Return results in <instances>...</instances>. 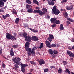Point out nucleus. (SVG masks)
I'll return each instance as SVG.
<instances>
[{
    "label": "nucleus",
    "instance_id": "2f4dec72",
    "mask_svg": "<svg viewBox=\"0 0 74 74\" xmlns=\"http://www.w3.org/2000/svg\"><path fill=\"white\" fill-rule=\"evenodd\" d=\"M33 2L34 3L36 4L37 5H38V2L36 0H33Z\"/></svg>",
    "mask_w": 74,
    "mask_h": 74
},
{
    "label": "nucleus",
    "instance_id": "338daca9",
    "mask_svg": "<svg viewBox=\"0 0 74 74\" xmlns=\"http://www.w3.org/2000/svg\"><path fill=\"white\" fill-rule=\"evenodd\" d=\"M72 41L73 42H74V38H73L72 40Z\"/></svg>",
    "mask_w": 74,
    "mask_h": 74
},
{
    "label": "nucleus",
    "instance_id": "c03bdc74",
    "mask_svg": "<svg viewBox=\"0 0 74 74\" xmlns=\"http://www.w3.org/2000/svg\"><path fill=\"white\" fill-rule=\"evenodd\" d=\"M30 62L31 64H36V63L33 61H30Z\"/></svg>",
    "mask_w": 74,
    "mask_h": 74
},
{
    "label": "nucleus",
    "instance_id": "680f3d73",
    "mask_svg": "<svg viewBox=\"0 0 74 74\" xmlns=\"http://www.w3.org/2000/svg\"><path fill=\"white\" fill-rule=\"evenodd\" d=\"M36 8L37 10H40V8H38V7H36Z\"/></svg>",
    "mask_w": 74,
    "mask_h": 74
},
{
    "label": "nucleus",
    "instance_id": "37998d69",
    "mask_svg": "<svg viewBox=\"0 0 74 74\" xmlns=\"http://www.w3.org/2000/svg\"><path fill=\"white\" fill-rule=\"evenodd\" d=\"M15 38V37L14 36H12L11 37V40H14V39Z\"/></svg>",
    "mask_w": 74,
    "mask_h": 74
},
{
    "label": "nucleus",
    "instance_id": "de8ad7c7",
    "mask_svg": "<svg viewBox=\"0 0 74 74\" xmlns=\"http://www.w3.org/2000/svg\"><path fill=\"white\" fill-rule=\"evenodd\" d=\"M53 52L54 54L55 55H56V54L58 53V51H56V50H54Z\"/></svg>",
    "mask_w": 74,
    "mask_h": 74
},
{
    "label": "nucleus",
    "instance_id": "4be33fe9",
    "mask_svg": "<svg viewBox=\"0 0 74 74\" xmlns=\"http://www.w3.org/2000/svg\"><path fill=\"white\" fill-rule=\"evenodd\" d=\"M63 15L64 17H65V18H67L68 16V14H67V13L66 12L64 13Z\"/></svg>",
    "mask_w": 74,
    "mask_h": 74
},
{
    "label": "nucleus",
    "instance_id": "c9c22d12",
    "mask_svg": "<svg viewBox=\"0 0 74 74\" xmlns=\"http://www.w3.org/2000/svg\"><path fill=\"white\" fill-rule=\"evenodd\" d=\"M67 19L70 22H74V21L73 20V19L71 18H70L69 17H67Z\"/></svg>",
    "mask_w": 74,
    "mask_h": 74
},
{
    "label": "nucleus",
    "instance_id": "09e8293b",
    "mask_svg": "<svg viewBox=\"0 0 74 74\" xmlns=\"http://www.w3.org/2000/svg\"><path fill=\"white\" fill-rule=\"evenodd\" d=\"M7 6L6 5L5 6V7H3L1 9L2 10H5L6 8H7Z\"/></svg>",
    "mask_w": 74,
    "mask_h": 74
},
{
    "label": "nucleus",
    "instance_id": "79ce46f5",
    "mask_svg": "<svg viewBox=\"0 0 74 74\" xmlns=\"http://www.w3.org/2000/svg\"><path fill=\"white\" fill-rule=\"evenodd\" d=\"M49 71L48 69V68L45 69H44V73H47Z\"/></svg>",
    "mask_w": 74,
    "mask_h": 74
},
{
    "label": "nucleus",
    "instance_id": "f8f14e48",
    "mask_svg": "<svg viewBox=\"0 0 74 74\" xmlns=\"http://www.w3.org/2000/svg\"><path fill=\"white\" fill-rule=\"evenodd\" d=\"M29 29L30 30L31 32H32L34 33H38V31L37 29H32V28H29Z\"/></svg>",
    "mask_w": 74,
    "mask_h": 74
},
{
    "label": "nucleus",
    "instance_id": "4468645a",
    "mask_svg": "<svg viewBox=\"0 0 74 74\" xmlns=\"http://www.w3.org/2000/svg\"><path fill=\"white\" fill-rule=\"evenodd\" d=\"M4 5V3L3 1L0 0V7L1 8L2 7H3Z\"/></svg>",
    "mask_w": 74,
    "mask_h": 74
},
{
    "label": "nucleus",
    "instance_id": "dca6fc26",
    "mask_svg": "<svg viewBox=\"0 0 74 74\" xmlns=\"http://www.w3.org/2000/svg\"><path fill=\"white\" fill-rule=\"evenodd\" d=\"M31 53L32 56H34V55L36 54V51H34V48L32 49L31 51Z\"/></svg>",
    "mask_w": 74,
    "mask_h": 74
},
{
    "label": "nucleus",
    "instance_id": "423d86ee",
    "mask_svg": "<svg viewBox=\"0 0 74 74\" xmlns=\"http://www.w3.org/2000/svg\"><path fill=\"white\" fill-rule=\"evenodd\" d=\"M49 37H48L47 38V40L50 42H51V41H52V40L53 39H54V37L52 35H51V34H49Z\"/></svg>",
    "mask_w": 74,
    "mask_h": 74
},
{
    "label": "nucleus",
    "instance_id": "3c124183",
    "mask_svg": "<svg viewBox=\"0 0 74 74\" xmlns=\"http://www.w3.org/2000/svg\"><path fill=\"white\" fill-rule=\"evenodd\" d=\"M27 54L28 55V56H30L32 55V53H31V52L27 51Z\"/></svg>",
    "mask_w": 74,
    "mask_h": 74
},
{
    "label": "nucleus",
    "instance_id": "c85d7f7f",
    "mask_svg": "<svg viewBox=\"0 0 74 74\" xmlns=\"http://www.w3.org/2000/svg\"><path fill=\"white\" fill-rule=\"evenodd\" d=\"M27 36V34L26 33V32H24L23 33V37H24V38H26V37Z\"/></svg>",
    "mask_w": 74,
    "mask_h": 74
},
{
    "label": "nucleus",
    "instance_id": "49530a36",
    "mask_svg": "<svg viewBox=\"0 0 74 74\" xmlns=\"http://www.w3.org/2000/svg\"><path fill=\"white\" fill-rule=\"evenodd\" d=\"M56 26V25L55 24H53V25H51V27H55Z\"/></svg>",
    "mask_w": 74,
    "mask_h": 74
},
{
    "label": "nucleus",
    "instance_id": "20e7f679",
    "mask_svg": "<svg viewBox=\"0 0 74 74\" xmlns=\"http://www.w3.org/2000/svg\"><path fill=\"white\" fill-rule=\"evenodd\" d=\"M32 38L31 36H28L25 38V40L26 41H28L29 42H32Z\"/></svg>",
    "mask_w": 74,
    "mask_h": 74
},
{
    "label": "nucleus",
    "instance_id": "4d7b16f0",
    "mask_svg": "<svg viewBox=\"0 0 74 74\" xmlns=\"http://www.w3.org/2000/svg\"><path fill=\"white\" fill-rule=\"evenodd\" d=\"M68 48L69 50H72V49H73L72 47H68Z\"/></svg>",
    "mask_w": 74,
    "mask_h": 74
},
{
    "label": "nucleus",
    "instance_id": "39448f33",
    "mask_svg": "<svg viewBox=\"0 0 74 74\" xmlns=\"http://www.w3.org/2000/svg\"><path fill=\"white\" fill-rule=\"evenodd\" d=\"M37 60L40 65H42L44 64H45V61L42 59H40V60L39 59H37Z\"/></svg>",
    "mask_w": 74,
    "mask_h": 74
},
{
    "label": "nucleus",
    "instance_id": "e2e57ef3",
    "mask_svg": "<svg viewBox=\"0 0 74 74\" xmlns=\"http://www.w3.org/2000/svg\"><path fill=\"white\" fill-rule=\"evenodd\" d=\"M33 71H34V69H31L30 70V72H33Z\"/></svg>",
    "mask_w": 74,
    "mask_h": 74
},
{
    "label": "nucleus",
    "instance_id": "f03ea898",
    "mask_svg": "<svg viewBox=\"0 0 74 74\" xmlns=\"http://www.w3.org/2000/svg\"><path fill=\"white\" fill-rule=\"evenodd\" d=\"M50 21L52 23H56L59 25L60 23V22L59 20H58L56 18H51Z\"/></svg>",
    "mask_w": 74,
    "mask_h": 74
},
{
    "label": "nucleus",
    "instance_id": "aec40b11",
    "mask_svg": "<svg viewBox=\"0 0 74 74\" xmlns=\"http://www.w3.org/2000/svg\"><path fill=\"white\" fill-rule=\"evenodd\" d=\"M20 19L19 18H17L15 19V23L16 24H18L19 21Z\"/></svg>",
    "mask_w": 74,
    "mask_h": 74
},
{
    "label": "nucleus",
    "instance_id": "0eeeda50",
    "mask_svg": "<svg viewBox=\"0 0 74 74\" xmlns=\"http://www.w3.org/2000/svg\"><path fill=\"white\" fill-rule=\"evenodd\" d=\"M66 9L68 11H69V10H73V5H71L69 6H66Z\"/></svg>",
    "mask_w": 74,
    "mask_h": 74
},
{
    "label": "nucleus",
    "instance_id": "bf43d9fd",
    "mask_svg": "<svg viewBox=\"0 0 74 74\" xmlns=\"http://www.w3.org/2000/svg\"><path fill=\"white\" fill-rule=\"evenodd\" d=\"M48 12V10L47 9H45L44 10V12Z\"/></svg>",
    "mask_w": 74,
    "mask_h": 74
},
{
    "label": "nucleus",
    "instance_id": "774afa93",
    "mask_svg": "<svg viewBox=\"0 0 74 74\" xmlns=\"http://www.w3.org/2000/svg\"><path fill=\"white\" fill-rule=\"evenodd\" d=\"M72 49L74 50V46L72 47Z\"/></svg>",
    "mask_w": 74,
    "mask_h": 74
},
{
    "label": "nucleus",
    "instance_id": "72a5a7b5",
    "mask_svg": "<svg viewBox=\"0 0 74 74\" xmlns=\"http://www.w3.org/2000/svg\"><path fill=\"white\" fill-rule=\"evenodd\" d=\"M39 11V10H34V11H33V13L34 14H38Z\"/></svg>",
    "mask_w": 74,
    "mask_h": 74
},
{
    "label": "nucleus",
    "instance_id": "6e6552de",
    "mask_svg": "<svg viewBox=\"0 0 74 74\" xmlns=\"http://www.w3.org/2000/svg\"><path fill=\"white\" fill-rule=\"evenodd\" d=\"M6 34V38L9 39V40H11V36L12 35L10 34L8 32H7Z\"/></svg>",
    "mask_w": 74,
    "mask_h": 74
},
{
    "label": "nucleus",
    "instance_id": "9d476101",
    "mask_svg": "<svg viewBox=\"0 0 74 74\" xmlns=\"http://www.w3.org/2000/svg\"><path fill=\"white\" fill-rule=\"evenodd\" d=\"M38 38H37L36 36H34L32 37V40L34 41H37L38 40Z\"/></svg>",
    "mask_w": 74,
    "mask_h": 74
},
{
    "label": "nucleus",
    "instance_id": "ddd939ff",
    "mask_svg": "<svg viewBox=\"0 0 74 74\" xmlns=\"http://www.w3.org/2000/svg\"><path fill=\"white\" fill-rule=\"evenodd\" d=\"M47 1L49 4L50 5H53L55 4V2L53 1H51V2H50L49 0H47Z\"/></svg>",
    "mask_w": 74,
    "mask_h": 74
},
{
    "label": "nucleus",
    "instance_id": "c756f323",
    "mask_svg": "<svg viewBox=\"0 0 74 74\" xmlns=\"http://www.w3.org/2000/svg\"><path fill=\"white\" fill-rule=\"evenodd\" d=\"M48 52L49 54H53V50L52 49H50L49 50Z\"/></svg>",
    "mask_w": 74,
    "mask_h": 74
},
{
    "label": "nucleus",
    "instance_id": "0e129e2a",
    "mask_svg": "<svg viewBox=\"0 0 74 74\" xmlns=\"http://www.w3.org/2000/svg\"><path fill=\"white\" fill-rule=\"evenodd\" d=\"M66 23L68 24H70V22H69V21H67Z\"/></svg>",
    "mask_w": 74,
    "mask_h": 74
},
{
    "label": "nucleus",
    "instance_id": "e433bc0d",
    "mask_svg": "<svg viewBox=\"0 0 74 74\" xmlns=\"http://www.w3.org/2000/svg\"><path fill=\"white\" fill-rule=\"evenodd\" d=\"M51 47H54V48H55V47H56V45L55 44H53V43L51 44Z\"/></svg>",
    "mask_w": 74,
    "mask_h": 74
},
{
    "label": "nucleus",
    "instance_id": "412c9836",
    "mask_svg": "<svg viewBox=\"0 0 74 74\" xmlns=\"http://www.w3.org/2000/svg\"><path fill=\"white\" fill-rule=\"evenodd\" d=\"M20 66L21 67H27L28 65L26 64H23L21 63L20 64Z\"/></svg>",
    "mask_w": 74,
    "mask_h": 74
},
{
    "label": "nucleus",
    "instance_id": "1a4fd4ad",
    "mask_svg": "<svg viewBox=\"0 0 74 74\" xmlns=\"http://www.w3.org/2000/svg\"><path fill=\"white\" fill-rule=\"evenodd\" d=\"M45 43L47 47L51 48V45H50V43H49V42L48 41L46 40L45 41Z\"/></svg>",
    "mask_w": 74,
    "mask_h": 74
},
{
    "label": "nucleus",
    "instance_id": "4c0bfd02",
    "mask_svg": "<svg viewBox=\"0 0 74 74\" xmlns=\"http://www.w3.org/2000/svg\"><path fill=\"white\" fill-rule=\"evenodd\" d=\"M69 56L70 58H74V53H72L71 55H69Z\"/></svg>",
    "mask_w": 74,
    "mask_h": 74
},
{
    "label": "nucleus",
    "instance_id": "f257e3e1",
    "mask_svg": "<svg viewBox=\"0 0 74 74\" xmlns=\"http://www.w3.org/2000/svg\"><path fill=\"white\" fill-rule=\"evenodd\" d=\"M60 13L59 10L58 9H57L56 6H54L52 9V13L56 15H58V14H59Z\"/></svg>",
    "mask_w": 74,
    "mask_h": 74
},
{
    "label": "nucleus",
    "instance_id": "603ef678",
    "mask_svg": "<svg viewBox=\"0 0 74 74\" xmlns=\"http://www.w3.org/2000/svg\"><path fill=\"white\" fill-rule=\"evenodd\" d=\"M17 60H18V62H20L21 60V58L18 57L17 58Z\"/></svg>",
    "mask_w": 74,
    "mask_h": 74
},
{
    "label": "nucleus",
    "instance_id": "7ed1b4c3",
    "mask_svg": "<svg viewBox=\"0 0 74 74\" xmlns=\"http://www.w3.org/2000/svg\"><path fill=\"white\" fill-rule=\"evenodd\" d=\"M14 63L16 64L14 65V67H13V69L14 71H17L18 70V69L19 68V66H20V63L19 62H18V63Z\"/></svg>",
    "mask_w": 74,
    "mask_h": 74
},
{
    "label": "nucleus",
    "instance_id": "f3484780",
    "mask_svg": "<svg viewBox=\"0 0 74 74\" xmlns=\"http://www.w3.org/2000/svg\"><path fill=\"white\" fill-rule=\"evenodd\" d=\"M17 58L16 57H15L14 58L12 59V60L14 62V63H18V60L16 59Z\"/></svg>",
    "mask_w": 74,
    "mask_h": 74
},
{
    "label": "nucleus",
    "instance_id": "7c9ffc66",
    "mask_svg": "<svg viewBox=\"0 0 74 74\" xmlns=\"http://www.w3.org/2000/svg\"><path fill=\"white\" fill-rule=\"evenodd\" d=\"M30 7H32V5H31L27 4L26 5V8L27 9H29L30 8Z\"/></svg>",
    "mask_w": 74,
    "mask_h": 74
},
{
    "label": "nucleus",
    "instance_id": "58836bf2",
    "mask_svg": "<svg viewBox=\"0 0 74 74\" xmlns=\"http://www.w3.org/2000/svg\"><path fill=\"white\" fill-rule=\"evenodd\" d=\"M66 53L68 55H71L72 53L71 51H66Z\"/></svg>",
    "mask_w": 74,
    "mask_h": 74
},
{
    "label": "nucleus",
    "instance_id": "a19ab883",
    "mask_svg": "<svg viewBox=\"0 0 74 74\" xmlns=\"http://www.w3.org/2000/svg\"><path fill=\"white\" fill-rule=\"evenodd\" d=\"M66 71L67 72L68 74H70L71 73V72H70V71L68 69H66Z\"/></svg>",
    "mask_w": 74,
    "mask_h": 74
},
{
    "label": "nucleus",
    "instance_id": "8fccbe9b",
    "mask_svg": "<svg viewBox=\"0 0 74 74\" xmlns=\"http://www.w3.org/2000/svg\"><path fill=\"white\" fill-rule=\"evenodd\" d=\"M50 68L51 69H55V66H50Z\"/></svg>",
    "mask_w": 74,
    "mask_h": 74
},
{
    "label": "nucleus",
    "instance_id": "bb28decb",
    "mask_svg": "<svg viewBox=\"0 0 74 74\" xmlns=\"http://www.w3.org/2000/svg\"><path fill=\"white\" fill-rule=\"evenodd\" d=\"M30 45V43L29 42H27L25 44V47H29Z\"/></svg>",
    "mask_w": 74,
    "mask_h": 74
},
{
    "label": "nucleus",
    "instance_id": "a18cd8bd",
    "mask_svg": "<svg viewBox=\"0 0 74 74\" xmlns=\"http://www.w3.org/2000/svg\"><path fill=\"white\" fill-rule=\"evenodd\" d=\"M19 35L20 37H23V33H20L19 34Z\"/></svg>",
    "mask_w": 74,
    "mask_h": 74
},
{
    "label": "nucleus",
    "instance_id": "9b49d317",
    "mask_svg": "<svg viewBox=\"0 0 74 74\" xmlns=\"http://www.w3.org/2000/svg\"><path fill=\"white\" fill-rule=\"evenodd\" d=\"M8 17H10V14H7L5 15V16L4 15H2V18L3 19H5L7 18H8Z\"/></svg>",
    "mask_w": 74,
    "mask_h": 74
},
{
    "label": "nucleus",
    "instance_id": "052dcab7",
    "mask_svg": "<svg viewBox=\"0 0 74 74\" xmlns=\"http://www.w3.org/2000/svg\"><path fill=\"white\" fill-rule=\"evenodd\" d=\"M62 1L64 3H66L67 1V0H62Z\"/></svg>",
    "mask_w": 74,
    "mask_h": 74
},
{
    "label": "nucleus",
    "instance_id": "a878e982",
    "mask_svg": "<svg viewBox=\"0 0 74 74\" xmlns=\"http://www.w3.org/2000/svg\"><path fill=\"white\" fill-rule=\"evenodd\" d=\"M60 30H64V27H63V24H62L60 25Z\"/></svg>",
    "mask_w": 74,
    "mask_h": 74
},
{
    "label": "nucleus",
    "instance_id": "b1692460",
    "mask_svg": "<svg viewBox=\"0 0 74 74\" xmlns=\"http://www.w3.org/2000/svg\"><path fill=\"white\" fill-rule=\"evenodd\" d=\"M19 47V45H14L12 46V48L15 49V48H16L18 47Z\"/></svg>",
    "mask_w": 74,
    "mask_h": 74
},
{
    "label": "nucleus",
    "instance_id": "13d9d810",
    "mask_svg": "<svg viewBox=\"0 0 74 74\" xmlns=\"http://www.w3.org/2000/svg\"><path fill=\"white\" fill-rule=\"evenodd\" d=\"M3 50V49H1L0 50V55H1V53H2V51Z\"/></svg>",
    "mask_w": 74,
    "mask_h": 74
},
{
    "label": "nucleus",
    "instance_id": "5701e85b",
    "mask_svg": "<svg viewBox=\"0 0 74 74\" xmlns=\"http://www.w3.org/2000/svg\"><path fill=\"white\" fill-rule=\"evenodd\" d=\"M38 14H39L40 15H41V16H42V15H43V12H42L41 10H39V11H38Z\"/></svg>",
    "mask_w": 74,
    "mask_h": 74
},
{
    "label": "nucleus",
    "instance_id": "2eb2a0df",
    "mask_svg": "<svg viewBox=\"0 0 74 74\" xmlns=\"http://www.w3.org/2000/svg\"><path fill=\"white\" fill-rule=\"evenodd\" d=\"M10 56H13L14 55V51H13L12 49H11L10 51Z\"/></svg>",
    "mask_w": 74,
    "mask_h": 74
},
{
    "label": "nucleus",
    "instance_id": "6ab92c4d",
    "mask_svg": "<svg viewBox=\"0 0 74 74\" xmlns=\"http://www.w3.org/2000/svg\"><path fill=\"white\" fill-rule=\"evenodd\" d=\"M27 11L29 13H32L33 12V9L32 8H30V9H28L27 10Z\"/></svg>",
    "mask_w": 74,
    "mask_h": 74
},
{
    "label": "nucleus",
    "instance_id": "a211bd4d",
    "mask_svg": "<svg viewBox=\"0 0 74 74\" xmlns=\"http://www.w3.org/2000/svg\"><path fill=\"white\" fill-rule=\"evenodd\" d=\"M12 12L13 14H14L15 15H17V12L16 10L15 9H13V10H12Z\"/></svg>",
    "mask_w": 74,
    "mask_h": 74
},
{
    "label": "nucleus",
    "instance_id": "69168bd1",
    "mask_svg": "<svg viewBox=\"0 0 74 74\" xmlns=\"http://www.w3.org/2000/svg\"><path fill=\"white\" fill-rule=\"evenodd\" d=\"M13 34H14V36H16L17 34H16V33H14Z\"/></svg>",
    "mask_w": 74,
    "mask_h": 74
},
{
    "label": "nucleus",
    "instance_id": "ea45409f",
    "mask_svg": "<svg viewBox=\"0 0 74 74\" xmlns=\"http://www.w3.org/2000/svg\"><path fill=\"white\" fill-rule=\"evenodd\" d=\"M26 1L28 4H32V2L30 0H26Z\"/></svg>",
    "mask_w": 74,
    "mask_h": 74
},
{
    "label": "nucleus",
    "instance_id": "6e6d98bb",
    "mask_svg": "<svg viewBox=\"0 0 74 74\" xmlns=\"http://www.w3.org/2000/svg\"><path fill=\"white\" fill-rule=\"evenodd\" d=\"M28 50V52H31V51H32V49L31 48H29Z\"/></svg>",
    "mask_w": 74,
    "mask_h": 74
},
{
    "label": "nucleus",
    "instance_id": "864d4df0",
    "mask_svg": "<svg viewBox=\"0 0 74 74\" xmlns=\"http://www.w3.org/2000/svg\"><path fill=\"white\" fill-rule=\"evenodd\" d=\"M25 47V49H26V51H28V50H29V47Z\"/></svg>",
    "mask_w": 74,
    "mask_h": 74
},
{
    "label": "nucleus",
    "instance_id": "393cba45",
    "mask_svg": "<svg viewBox=\"0 0 74 74\" xmlns=\"http://www.w3.org/2000/svg\"><path fill=\"white\" fill-rule=\"evenodd\" d=\"M25 67H22L21 68V70L23 73H25Z\"/></svg>",
    "mask_w": 74,
    "mask_h": 74
},
{
    "label": "nucleus",
    "instance_id": "5fc2aeb1",
    "mask_svg": "<svg viewBox=\"0 0 74 74\" xmlns=\"http://www.w3.org/2000/svg\"><path fill=\"white\" fill-rule=\"evenodd\" d=\"M2 66L3 67L4 69L5 68V64H2Z\"/></svg>",
    "mask_w": 74,
    "mask_h": 74
},
{
    "label": "nucleus",
    "instance_id": "cd10ccee",
    "mask_svg": "<svg viewBox=\"0 0 74 74\" xmlns=\"http://www.w3.org/2000/svg\"><path fill=\"white\" fill-rule=\"evenodd\" d=\"M43 47H44V43H41L40 44L39 48H40V49H41Z\"/></svg>",
    "mask_w": 74,
    "mask_h": 74
},
{
    "label": "nucleus",
    "instance_id": "f704fd0d",
    "mask_svg": "<svg viewBox=\"0 0 74 74\" xmlns=\"http://www.w3.org/2000/svg\"><path fill=\"white\" fill-rule=\"evenodd\" d=\"M62 63L65 66V65H66V64L68 63V62H67L66 61H64L62 62Z\"/></svg>",
    "mask_w": 74,
    "mask_h": 74
},
{
    "label": "nucleus",
    "instance_id": "473e14b6",
    "mask_svg": "<svg viewBox=\"0 0 74 74\" xmlns=\"http://www.w3.org/2000/svg\"><path fill=\"white\" fill-rule=\"evenodd\" d=\"M63 70L61 68H59L58 72L59 74H60L61 73H62Z\"/></svg>",
    "mask_w": 74,
    "mask_h": 74
}]
</instances>
